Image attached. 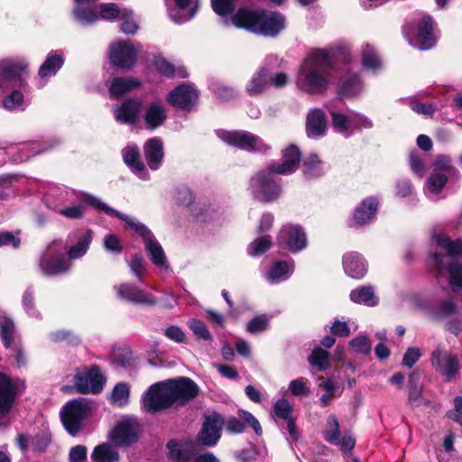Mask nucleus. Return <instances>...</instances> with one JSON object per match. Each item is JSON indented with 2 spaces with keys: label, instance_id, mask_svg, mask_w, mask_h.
<instances>
[{
  "label": "nucleus",
  "instance_id": "obj_1",
  "mask_svg": "<svg viewBox=\"0 0 462 462\" xmlns=\"http://www.w3.org/2000/svg\"><path fill=\"white\" fill-rule=\"evenodd\" d=\"M65 200L71 206L55 205L54 210L60 215L69 219H79L85 215V207L89 206L108 216L116 217L124 221L135 234L142 237L151 261L161 272L169 273L170 266L164 250L157 241L152 232L134 217L120 213L112 208L101 199L88 193L75 192L73 190L65 193Z\"/></svg>",
  "mask_w": 462,
  "mask_h": 462
},
{
  "label": "nucleus",
  "instance_id": "obj_2",
  "mask_svg": "<svg viewBox=\"0 0 462 462\" xmlns=\"http://www.w3.org/2000/svg\"><path fill=\"white\" fill-rule=\"evenodd\" d=\"M337 52L346 55V62L351 61L349 49L345 45L311 50L300 66L297 88L310 95L325 93L331 84L333 57Z\"/></svg>",
  "mask_w": 462,
  "mask_h": 462
},
{
  "label": "nucleus",
  "instance_id": "obj_3",
  "mask_svg": "<svg viewBox=\"0 0 462 462\" xmlns=\"http://www.w3.org/2000/svg\"><path fill=\"white\" fill-rule=\"evenodd\" d=\"M28 63L21 57L0 60V106L10 112L23 111L29 105L25 97Z\"/></svg>",
  "mask_w": 462,
  "mask_h": 462
},
{
  "label": "nucleus",
  "instance_id": "obj_4",
  "mask_svg": "<svg viewBox=\"0 0 462 462\" xmlns=\"http://www.w3.org/2000/svg\"><path fill=\"white\" fill-rule=\"evenodd\" d=\"M431 242L448 254L446 255L430 251V259L431 265L439 273L447 270L449 274L450 286L454 291H462V264L449 263L450 258L462 255V242L460 240L453 241L449 236L441 232L432 233Z\"/></svg>",
  "mask_w": 462,
  "mask_h": 462
},
{
  "label": "nucleus",
  "instance_id": "obj_5",
  "mask_svg": "<svg viewBox=\"0 0 462 462\" xmlns=\"http://www.w3.org/2000/svg\"><path fill=\"white\" fill-rule=\"evenodd\" d=\"M233 26L248 32L275 36L285 26L284 17L276 12L239 8L232 17Z\"/></svg>",
  "mask_w": 462,
  "mask_h": 462
},
{
  "label": "nucleus",
  "instance_id": "obj_6",
  "mask_svg": "<svg viewBox=\"0 0 462 462\" xmlns=\"http://www.w3.org/2000/svg\"><path fill=\"white\" fill-rule=\"evenodd\" d=\"M268 167L259 171L252 178L250 188L255 199L263 202L276 200L282 194L281 179Z\"/></svg>",
  "mask_w": 462,
  "mask_h": 462
},
{
  "label": "nucleus",
  "instance_id": "obj_7",
  "mask_svg": "<svg viewBox=\"0 0 462 462\" xmlns=\"http://www.w3.org/2000/svg\"><path fill=\"white\" fill-rule=\"evenodd\" d=\"M40 273L44 276H57L69 272L72 263L63 254L60 241H54L48 245L38 260Z\"/></svg>",
  "mask_w": 462,
  "mask_h": 462
},
{
  "label": "nucleus",
  "instance_id": "obj_8",
  "mask_svg": "<svg viewBox=\"0 0 462 462\" xmlns=\"http://www.w3.org/2000/svg\"><path fill=\"white\" fill-rule=\"evenodd\" d=\"M404 33L411 45L422 51L431 49L438 40L434 21L429 15L422 16L415 25L407 26Z\"/></svg>",
  "mask_w": 462,
  "mask_h": 462
},
{
  "label": "nucleus",
  "instance_id": "obj_9",
  "mask_svg": "<svg viewBox=\"0 0 462 462\" xmlns=\"http://www.w3.org/2000/svg\"><path fill=\"white\" fill-rule=\"evenodd\" d=\"M216 133L224 143L248 152H264L271 148L263 139L249 132L217 130Z\"/></svg>",
  "mask_w": 462,
  "mask_h": 462
},
{
  "label": "nucleus",
  "instance_id": "obj_10",
  "mask_svg": "<svg viewBox=\"0 0 462 462\" xmlns=\"http://www.w3.org/2000/svg\"><path fill=\"white\" fill-rule=\"evenodd\" d=\"M90 409L89 402L84 398L70 401L62 408L61 421L70 435L76 436L79 433L82 421Z\"/></svg>",
  "mask_w": 462,
  "mask_h": 462
},
{
  "label": "nucleus",
  "instance_id": "obj_11",
  "mask_svg": "<svg viewBox=\"0 0 462 462\" xmlns=\"http://www.w3.org/2000/svg\"><path fill=\"white\" fill-rule=\"evenodd\" d=\"M97 8L98 13L82 6H76L73 9V16L80 24L89 25L95 23L99 19L115 21L119 18L123 12V8H120L115 3H103L98 5Z\"/></svg>",
  "mask_w": 462,
  "mask_h": 462
},
{
  "label": "nucleus",
  "instance_id": "obj_12",
  "mask_svg": "<svg viewBox=\"0 0 462 462\" xmlns=\"http://www.w3.org/2000/svg\"><path fill=\"white\" fill-rule=\"evenodd\" d=\"M117 299L136 305L154 307L158 298L150 291L141 289L132 282H122L113 287Z\"/></svg>",
  "mask_w": 462,
  "mask_h": 462
},
{
  "label": "nucleus",
  "instance_id": "obj_13",
  "mask_svg": "<svg viewBox=\"0 0 462 462\" xmlns=\"http://www.w3.org/2000/svg\"><path fill=\"white\" fill-rule=\"evenodd\" d=\"M168 448L170 456L177 462H190L194 459L197 462H217L211 453L199 454L197 445L189 440H171L168 443Z\"/></svg>",
  "mask_w": 462,
  "mask_h": 462
},
{
  "label": "nucleus",
  "instance_id": "obj_14",
  "mask_svg": "<svg viewBox=\"0 0 462 462\" xmlns=\"http://www.w3.org/2000/svg\"><path fill=\"white\" fill-rule=\"evenodd\" d=\"M277 244L281 248L297 254L306 248L307 235L300 226L285 224L277 236Z\"/></svg>",
  "mask_w": 462,
  "mask_h": 462
},
{
  "label": "nucleus",
  "instance_id": "obj_15",
  "mask_svg": "<svg viewBox=\"0 0 462 462\" xmlns=\"http://www.w3.org/2000/svg\"><path fill=\"white\" fill-rule=\"evenodd\" d=\"M139 50V44L131 41L112 42L109 47L110 61L116 67L130 69L136 61Z\"/></svg>",
  "mask_w": 462,
  "mask_h": 462
},
{
  "label": "nucleus",
  "instance_id": "obj_16",
  "mask_svg": "<svg viewBox=\"0 0 462 462\" xmlns=\"http://www.w3.org/2000/svg\"><path fill=\"white\" fill-rule=\"evenodd\" d=\"M173 404H185L194 399L198 393V385L189 378L178 377L164 381Z\"/></svg>",
  "mask_w": 462,
  "mask_h": 462
},
{
  "label": "nucleus",
  "instance_id": "obj_17",
  "mask_svg": "<svg viewBox=\"0 0 462 462\" xmlns=\"http://www.w3.org/2000/svg\"><path fill=\"white\" fill-rule=\"evenodd\" d=\"M23 388V383L0 373V425L11 411L15 398Z\"/></svg>",
  "mask_w": 462,
  "mask_h": 462
},
{
  "label": "nucleus",
  "instance_id": "obj_18",
  "mask_svg": "<svg viewBox=\"0 0 462 462\" xmlns=\"http://www.w3.org/2000/svg\"><path fill=\"white\" fill-rule=\"evenodd\" d=\"M139 438V424L136 419L125 417L120 420L110 432V439L119 447L130 446Z\"/></svg>",
  "mask_w": 462,
  "mask_h": 462
},
{
  "label": "nucleus",
  "instance_id": "obj_19",
  "mask_svg": "<svg viewBox=\"0 0 462 462\" xmlns=\"http://www.w3.org/2000/svg\"><path fill=\"white\" fill-rule=\"evenodd\" d=\"M143 408L150 412L165 410L172 405L165 382L152 384L143 397Z\"/></svg>",
  "mask_w": 462,
  "mask_h": 462
},
{
  "label": "nucleus",
  "instance_id": "obj_20",
  "mask_svg": "<svg viewBox=\"0 0 462 462\" xmlns=\"http://www.w3.org/2000/svg\"><path fill=\"white\" fill-rule=\"evenodd\" d=\"M106 383V378L97 365H92L84 374H79L74 378V384L79 393L88 394L99 393Z\"/></svg>",
  "mask_w": 462,
  "mask_h": 462
},
{
  "label": "nucleus",
  "instance_id": "obj_21",
  "mask_svg": "<svg viewBox=\"0 0 462 462\" xmlns=\"http://www.w3.org/2000/svg\"><path fill=\"white\" fill-rule=\"evenodd\" d=\"M432 366L448 380L454 378L459 371V362L456 355L438 347L431 354Z\"/></svg>",
  "mask_w": 462,
  "mask_h": 462
},
{
  "label": "nucleus",
  "instance_id": "obj_22",
  "mask_svg": "<svg viewBox=\"0 0 462 462\" xmlns=\"http://www.w3.org/2000/svg\"><path fill=\"white\" fill-rule=\"evenodd\" d=\"M341 100H336L334 104L328 106V110L332 120L333 129L339 134L350 135L352 134V112H346L343 108Z\"/></svg>",
  "mask_w": 462,
  "mask_h": 462
},
{
  "label": "nucleus",
  "instance_id": "obj_23",
  "mask_svg": "<svg viewBox=\"0 0 462 462\" xmlns=\"http://www.w3.org/2000/svg\"><path fill=\"white\" fill-rule=\"evenodd\" d=\"M198 99V92L193 86L182 84L171 90L167 96L170 105L189 110Z\"/></svg>",
  "mask_w": 462,
  "mask_h": 462
},
{
  "label": "nucleus",
  "instance_id": "obj_24",
  "mask_svg": "<svg viewBox=\"0 0 462 462\" xmlns=\"http://www.w3.org/2000/svg\"><path fill=\"white\" fill-rule=\"evenodd\" d=\"M223 420L218 414L208 416L199 434V442L204 446H214L220 438Z\"/></svg>",
  "mask_w": 462,
  "mask_h": 462
},
{
  "label": "nucleus",
  "instance_id": "obj_25",
  "mask_svg": "<svg viewBox=\"0 0 462 462\" xmlns=\"http://www.w3.org/2000/svg\"><path fill=\"white\" fill-rule=\"evenodd\" d=\"M174 5L168 6L171 19L176 23L190 20L199 9V0H173Z\"/></svg>",
  "mask_w": 462,
  "mask_h": 462
},
{
  "label": "nucleus",
  "instance_id": "obj_26",
  "mask_svg": "<svg viewBox=\"0 0 462 462\" xmlns=\"http://www.w3.org/2000/svg\"><path fill=\"white\" fill-rule=\"evenodd\" d=\"M300 161V152L296 145L291 144L282 151V163L271 164V170L275 171L276 174H290L294 172Z\"/></svg>",
  "mask_w": 462,
  "mask_h": 462
},
{
  "label": "nucleus",
  "instance_id": "obj_27",
  "mask_svg": "<svg viewBox=\"0 0 462 462\" xmlns=\"http://www.w3.org/2000/svg\"><path fill=\"white\" fill-rule=\"evenodd\" d=\"M295 264L292 260L276 261L263 274L271 284H277L288 280L293 273Z\"/></svg>",
  "mask_w": 462,
  "mask_h": 462
},
{
  "label": "nucleus",
  "instance_id": "obj_28",
  "mask_svg": "<svg viewBox=\"0 0 462 462\" xmlns=\"http://www.w3.org/2000/svg\"><path fill=\"white\" fill-rule=\"evenodd\" d=\"M379 200L375 197H367L363 199L354 212L353 220L356 226H364L375 218Z\"/></svg>",
  "mask_w": 462,
  "mask_h": 462
},
{
  "label": "nucleus",
  "instance_id": "obj_29",
  "mask_svg": "<svg viewBox=\"0 0 462 462\" xmlns=\"http://www.w3.org/2000/svg\"><path fill=\"white\" fill-rule=\"evenodd\" d=\"M141 107L140 101L129 99L114 108V116L121 124L133 125L139 118Z\"/></svg>",
  "mask_w": 462,
  "mask_h": 462
},
{
  "label": "nucleus",
  "instance_id": "obj_30",
  "mask_svg": "<svg viewBox=\"0 0 462 462\" xmlns=\"http://www.w3.org/2000/svg\"><path fill=\"white\" fill-rule=\"evenodd\" d=\"M343 267L346 274L354 279H361L367 273V263L358 253L350 252L343 256Z\"/></svg>",
  "mask_w": 462,
  "mask_h": 462
},
{
  "label": "nucleus",
  "instance_id": "obj_31",
  "mask_svg": "<svg viewBox=\"0 0 462 462\" xmlns=\"http://www.w3.org/2000/svg\"><path fill=\"white\" fill-rule=\"evenodd\" d=\"M125 163L142 180L149 179L144 163L140 158L139 149L134 143L128 144L122 152Z\"/></svg>",
  "mask_w": 462,
  "mask_h": 462
},
{
  "label": "nucleus",
  "instance_id": "obj_32",
  "mask_svg": "<svg viewBox=\"0 0 462 462\" xmlns=\"http://www.w3.org/2000/svg\"><path fill=\"white\" fill-rule=\"evenodd\" d=\"M238 417H231L226 422V430L231 433H242L245 430V424L240 421V419L245 421L253 428L257 435L262 434V427L258 420L249 411L240 410L238 411Z\"/></svg>",
  "mask_w": 462,
  "mask_h": 462
},
{
  "label": "nucleus",
  "instance_id": "obj_33",
  "mask_svg": "<svg viewBox=\"0 0 462 462\" xmlns=\"http://www.w3.org/2000/svg\"><path fill=\"white\" fill-rule=\"evenodd\" d=\"M143 152L150 169L152 171L158 170L164 156L162 140L157 137L149 139L143 145Z\"/></svg>",
  "mask_w": 462,
  "mask_h": 462
},
{
  "label": "nucleus",
  "instance_id": "obj_34",
  "mask_svg": "<svg viewBox=\"0 0 462 462\" xmlns=\"http://www.w3.org/2000/svg\"><path fill=\"white\" fill-rule=\"evenodd\" d=\"M146 127L154 130L162 125L167 118V110L160 101H152L144 109L143 115Z\"/></svg>",
  "mask_w": 462,
  "mask_h": 462
},
{
  "label": "nucleus",
  "instance_id": "obj_35",
  "mask_svg": "<svg viewBox=\"0 0 462 462\" xmlns=\"http://www.w3.org/2000/svg\"><path fill=\"white\" fill-rule=\"evenodd\" d=\"M64 64V57L61 51H51L43 63L41 65L38 75L42 80L46 82L50 78L55 76ZM43 83L42 85H44Z\"/></svg>",
  "mask_w": 462,
  "mask_h": 462
},
{
  "label": "nucleus",
  "instance_id": "obj_36",
  "mask_svg": "<svg viewBox=\"0 0 462 462\" xmlns=\"http://www.w3.org/2000/svg\"><path fill=\"white\" fill-rule=\"evenodd\" d=\"M327 129L325 113L319 108L312 109L307 116L306 130L309 137L323 136Z\"/></svg>",
  "mask_w": 462,
  "mask_h": 462
},
{
  "label": "nucleus",
  "instance_id": "obj_37",
  "mask_svg": "<svg viewBox=\"0 0 462 462\" xmlns=\"http://www.w3.org/2000/svg\"><path fill=\"white\" fill-rule=\"evenodd\" d=\"M338 93L346 97H354L364 90V83L357 74L348 73L338 83Z\"/></svg>",
  "mask_w": 462,
  "mask_h": 462
},
{
  "label": "nucleus",
  "instance_id": "obj_38",
  "mask_svg": "<svg viewBox=\"0 0 462 462\" xmlns=\"http://www.w3.org/2000/svg\"><path fill=\"white\" fill-rule=\"evenodd\" d=\"M349 298L354 303L367 307H374L379 303V298L371 285H363L352 290Z\"/></svg>",
  "mask_w": 462,
  "mask_h": 462
},
{
  "label": "nucleus",
  "instance_id": "obj_39",
  "mask_svg": "<svg viewBox=\"0 0 462 462\" xmlns=\"http://www.w3.org/2000/svg\"><path fill=\"white\" fill-rule=\"evenodd\" d=\"M269 87V72L265 68L259 69L247 81L245 91L254 97L263 93Z\"/></svg>",
  "mask_w": 462,
  "mask_h": 462
},
{
  "label": "nucleus",
  "instance_id": "obj_40",
  "mask_svg": "<svg viewBox=\"0 0 462 462\" xmlns=\"http://www.w3.org/2000/svg\"><path fill=\"white\" fill-rule=\"evenodd\" d=\"M77 242L68 249L67 259L71 263L72 260L82 258L88 252L92 241V232L85 230L75 235Z\"/></svg>",
  "mask_w": 462,
  "mask_h": 462
},
{
  "label": "nucleus",
  "instance_id": "obj_41",
  "mask_svg": "<svg viewBox=\"0 0 462 462\" xmlns=\"http://www.w3.org/2000/svg\"><path fill=\"white\" fill-rule=\"evenodd\" d=\"M361 62L364 69L372 71L380 70L383 68V61L376 50L368 43L361 46Z\"/></svg>",
  "mask_w": 462,
  "mask_h": 462
},
{
  "label": "nucleus",
  "instance_id": "obj_42",
  "mask_svg": "<svg viewBox=\"0 0 462 462\" xmlns=\"http://www.w3.org/2000/svg\"><path fill=\"white\" fill-rule=\"evenodd\" d=\"M211 5L214 12L222 18L225 25H233L231 23L233 14L236 8L235 0H211Z\"/></svg>",
  "mask_w": 462,
  "mask_h": 462
},
{
  "label": "nucleus",
  "instance_id": "obj_43",
  "mask_svg": "<svg viewBox=\"0 0 462 462\" xmlns=\"http://www.w3.org/2000/svg\"><path fill=\"white\" fill-rule=\"evenodd\" d=\"M447 180L448 177L443 173L437 172L431 174L424 187L426 196L432 200L437 199Z\"/></svg>",
  "mask_w": 462,
  "mask_h": 462
},
{
  "label": "nucleus",
  "instance_id": "obj_44",
  "mask_svg": "<svg viewBox=\"0 0 462 462\" xmlns=\"http://www.w3.org/2000/svg\"><path fill=\"white\" fill-rule=\"evenodd\" d=\"M91 459L94 462H117L119 454L111 444L102 443L94 448Z\"/></svg>",
  "mask_w": 462,
  "mask_h": 462
},
{
  "label": "nucleus",
  "instance_id": "obj_45",
  "mask_svg": "<svg viewBox=\"0 0 462 462\" xmlns=\"http://www.w3.org/2000/svg\"><path fill=\"white\" fill-rule=\"evenodd\" d=\"M139 82L134 79L116 78L111 82L109 92L113 97H120L137 88Z\"/></svg>",
  "mask_w": 462,
  "mask_h": 462
},
{
  "label": "nucleus",
  "instance_id": "obj_46",
  "mask_svg": "<svg viewBox=\"0 0 462 462\" xmlns=\"http://www.w3.org/2000/svg\"><path fill=\"white\" fill-rule=\"evenodd\" d=\"M303 172L308 178L319 177L324 173L323 162L317 154H310L304 161Z\"/></svg>",
  "mask_w": 462,
  "mask_h": 462
},
{
  "label": "nucleus",
  "instance_id": "obj_47",
  "mask_svg": "<svg viewBox=\"0 0 462 462\" xmlns=\"http://www.w3.org/2000/svg\"><path fill=\"white\" fill-rule=\"evenodd\" d=\"M154 66L158 72L167 77H173L175 75L185 78L187 73L182 69H176L171 62L162 57H158L154 60Z\"/></svg>",
  "mask_w": 462,
  "mask_h": 462
},
{
  "label": "nucleus",
  "instance_id": "obj_48",
  "mask_svg": "<svg viewBox=\"0 0 462 462\" xmlns=\"http://www.w3.org/2000/svg\"><path fill=\"white\" fill-rule=\"evenodd\" d=\"M272 245V239L270 236H263L257 237L251 242L247 246V254L250 256L256 257L260 256L267 252Z\"/></svg>",
  "mask_w": 462,
  "mask_h": 462
},
{
  "label": "nucleus",
  "instance_id": "obj_49",
  "mask_svg": "<svg viewBox=\"0 0 462 462\" xmlns=\"http://www.w3.org/2000/svg\"><path fill=\"white\" fill-rule=\"evenodd\" d=\"M409 161L412 172L419 177H423L427 171V155L423 152L414 151L410 153Z\"/></svg>",
  "mask_w": 462,
  "mask_h": 462
},
{
  "label": "nucleus",
  "instance_id": "obj_50",
  "mask_svg": "<svg viewBox=\"0 0 462 462\" xmlns=\"http://www.w3.org/2000/svg\"><path fill=\"white\" fill-rule=\"evenodd\" d=\"M130 387L125 383H118L111 393V402L117 406L126 405L129 402Z\"/></svg>",
  "mask_w": 462,
  "mask_h": 462
},
{
  "label": "nucleus",
  "instance_id": "obj_51",
  "mask_svg": "<svg viewBox=\"0 0 462 462\" xmlns=\"http://www.w3.org/2000/svg\"><path fill=\"white\" fill-rule=\"evenodd\" d=\"M121 21L120 30L126 34H134L138 30V25L134 20V13L132 10L127 8H123V12L121 13L119 18Z\"/></svg>",
  "mask_w": 462,
  "mask_h": 462
},
{
  "label": "nucleus",
  "instance_id": "obj_52",
  "mask_svg": "<svg viewBox=\"0 0 462 462\" xmlns=\"http://www.w3.org/2000/svg\"><path fill=\"white\" fill-rule=\"evenodd\" d=\"M189 328L199 340L211 341L212 336L206 324L199 319H191L187 323Z\"/></svg>",
  "mask_w": 462,
  "mask_h": 462
},
{
  "label": "nucleus",
  "instance_id": "obj_53",
  "mask_svg": "<svg viewBox=\"0 0 462 462\" xmlns=\"http://www.w3.org/2000/svg\"><path fill=\"white\" fill-rule=\"evenodd\" d=\"M309 361L311 365L317 366L319 370L323 371L328 366L329 354L320 347L315 348L309 356Z\"/></svg>",
  "mask_w": 462,
  "mask_h": 462
},
{
  "label": "nucleus",
  "instance_id": "obj_54",
  "mask_svg": "<svg viewBox=\"0 0 462 462\" xmlns=\"http://www.w3.org/2000/svg\"><path fill=\"white\" fill-rule=\"evenodd\" d=\"M14 326L13 321L6 317H0V335L6 347L11 346L14 340Z\"/></svg>",
  "mask_w": 462,
  "mask_h": 462
},
{
  "label": "nucleus",
  "instance_id": "obj_55",
  "mask_svg": "<svg viewBox=\"0 0 462 462\" xmlns=\"http://www.w3.org/2000/svg\"><path fill=\"white\" fill-rule=\"evenodd\" d=\"M128 265L132 273L136 277V279L143 282L144 281L143 277L147 271L144 259L140 255H134L128 262Z\"/></svg>",
  "mask_w": 462,
  "mask_h": 462
},
{
  "label": "nucleus",
  "instance_id": "obj_56",
  "mask_svg": "<svg viewBox=\"0 0 462 462\" xmlns=\"http://www.w3.org/2000/svg\"><path fill=\"white\" fill-rule=\"evenodd\" d=\"M49 338L52 342H67L69 345H78L80 342L79 337L68 330H56L49 334Z\"/></svg>",
  "mask_w": 462,
  "mask_h": 462
},
{
  "label": "nucleus",
  "instance_id": "obj_57",
  "mask_svg": "<svg viewBox=\"0 0 462 462\" xmlns=\"http://www.w3.org/2000/svg\"><path fill=\"white\" fill-rule=\"evenodd\" d=\"M349 346L354 352L367 355L372 350V343L369 338L364 335L357 336L349 342Z\"/></svg>",
  "mask_w": 462,
  "mask_h": 462
},
{
  "label": "nucleus",
  "instance_id": "obj_58",
  "mask_svg": "<svg viewBox=\"0 0 462 462\" xmlns=\"http://www.w3.org/2000/svg\"><path fill=\"white\" fill-rule=\"evenodd\" d=\"M339 436V424L337 418L333 415L327 420L326 430L324 431L325 439L331 443L337 442Z\"/></svg>",
  "mask_w": 462,
  "mask_h": 462
},
{
  "label": "nucleus",
  "instance_id": "obj_59",
  "mask_svg": "<svg viewBox=\"0 0 462 462\" xmlns=\"http://www.w3.org/2000/svg\"><path fill=\"white\" fill-rule=\"evenodd\" d=\"M103 245L106 252L119 254L123 251L121 239L115 234H108L103 239Z\"/></svg>",
  "mask_w": 462,
  "mask_h": 462
},
{
  "label": "nucleus",
  "instance_id": "obj_60",
  "mask_svg": "<svg viewBox=\"0 0 462 462\" xmlns=\"http://www.w3.org/2000/svg\"><path fill=\"white\" fill-rule=\"evenodd\" d=\"M33 300L32 291L30 289L26 290L23 295V307L28 315L39 319L41 318V313L36 310Z\"/></svg>",
  "mask_w": 462,
  "mask_h": 462
},
{
  "label": "nucleus",
  "instance_id": "obj_61",
  "mask_svg": "<svg viewBox=\"0 0 462 462\" xmlns=\"http://www.w3.org/2000/svg\"><path fill=\"white\" fill-rule=\"evenodd\" d=\"M291 405L287 400L280 399L274 404L275 416L289 420L291 418Z\"/></svg>",
  "mask_w": 462,
  "mask_h": 462
},
{
  "label": "nucleus",
  "instance_id": "obj_62",
  "mask_svg": "<svg viewBox=\"0 0 462 462\" xmlns=\"http://www.w3.org/2000/svg\"><path fill=\"white\" fill-rule=\"evenodd\" d=\"M409 106L413 111L423 116H431L436 111L433 105L421 103L416 98H411Z\"/></svg>",
  "mask_w": 462,
  "mask_h": 462
},
{
  "label": "nucleus",
  "instance_id": "obj_63",
  "mask_svg": "<svg viewBox=\"0 0 462 462\" xmlns=\"http://www.w3.org/2000/svg\"><path fill=\"white\" fill-rule=\"evenodd\" d=\"M373 122L365 116L352 112V133L356 130L369 129Z\"/></svg>",
  "mask_w": 462,
  "mask_h": 462
},
{
  "label": "nucleus",
  "instance_id": "obj_64",
  "mask_svg": "<svg viewBox=\"0 0 462 462\" xmlns=\"http://www.w3.org/2000/svg\"><path fill=\"white\" fill-rule=\"evenodd\" d=\"M173 199L177 203L188 206L192 202L193 196L189 188L180 187L174 189Z\"/></svg>",
  "mask_w": 462,
  "mask_h": 462
}]
</instances>
